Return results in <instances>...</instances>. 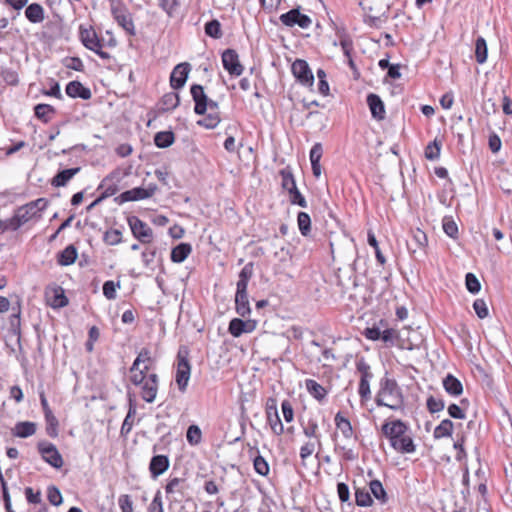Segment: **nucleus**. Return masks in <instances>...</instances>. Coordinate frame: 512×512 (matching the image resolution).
Masks as SVG:
<instances>
[{"label": "nucleus", "instance_id": "obj_21", "mask_svg": "<svg viewBox=\"0 0 512 512\" xmlns=\"http://www.w3.org/2000/svg\"><path fill=\"white\" fill-rule=\"evenodd\" d=\"M112 13L118 24L130 35L135 34V27L130 14L119 7H112Z\"/></svg>", "mask_w": 512, "mask_h": 512}, {"label": "nucleus", "instance_id": "obj_62", "mask_svg": "<svg viewBox=\"0 0 512 512\" xmlns=\"http://www.w3.org/2000/svg\"><path fill=\"white\" fill-rule=\"evenodd\" d=\"M281 409L283 413L284 420L287 423H290L294 420V410L291 402L289 400H284L281 403Z\"/></svg>", "mask_w": 512, "mask_h": 512}, {"label": "nucleus", "instance_id": "obj_55", "mask_svg": "<svg viewBox=\"0 0 512 512\" xmlns=\"http://www.w3.org/2000/svg\"><path fill=\"white\" fill-rule=\"evenodd\" d=\"M473 309L480 319H484L489 315L488 307L484 299H476L473 303Z\"/></svg>", "mask_w": 512, "mask_h": 512}, {"label": "nucleus", "instance_id": "obj_18", "mask_svg": "<svg viewBox=\"0 0 512 512\" xmlns=\"http://www.w3.org/2000/svg\"><path fill=\"white\" fill-rule=\"evenodd\" d=\"M226 71L230 76L238 77L244 72V66L240 62L239 55L235 50L226 49Z\"/></svg>", "mask_w": 512, "mask_h": 512}, {"label": "nucleus", "instance_id": "obj_52", "mask_svg": "<svg viewBox=\"0 0 512 512\" xmlns=\"http://www.w3.org/2000/svg\"><path fill=\"white\" fill-rule=\"evenodd\" d=\"M103 239L108 245H117L122 241V233L118 229H110L105 232Z\"/></svg>", "mask_w": 512, "mask_h": 512}, {"label": "nucleus", "instance_id": "obj_26", "mask_svg": "<svg viewBox=\"0 0 512 512\" xmlns=\"http://www.w3.org/2000/svg\"><path fill=\"white\" fill-rule=\"evenodd\" d=\"M428 245V238L424 231L417 228L412 231V242L409 245V250L412 253L423 251Z\"/></svg>", "mask_w": 512, "mask_h": 512}, {"label": "nucleus", "instance_id": "obj_7", "mask_svg": "<svg viewBox=\"0 0 512 512\" xmlns=\"http://www.w3.org/2000/svg\"><path fill=\"white\" fill-rule=\"evenodd\" d=\"M151 361L150 352L148 349H142L130 368L129 379L133 384H138L142 381V372L149 370V362Z\"/></svg>", "mask_w": 512, "mask_h": 512}, {"label": "nucleus", "instance_id": "obj_4", "mask_svg": "<svg viewBox=\"0 0 512 512\" xmlns=\"http://www.w3.org/2000/svg\"><path fill=\"white\" fill-rule=\"evenodd\" d=\"M279 174L281 176V187L288 192L291 204L305 208L307 206L306 199L297 189L296 181L291 170L287 167L281 169Z\"/></svg>", "mask_w": 512, "mask_h": 512}, {"label": "nucleus", "instance_id": "obj_3", "mask_svg": "<svg viewBox=\"0 0 512 512\" xmlns=\"http://www.w3.org/2000/svg\"><path fill=\"white\" fill-rule=\"evenodd\" d=\"M377 406H385L391 410H400L404 407V396L395 379L383 378L375 397Z\"/></svg>", "mask_w": 512, "mask_h": 512}, {"label": "nucleus", "instance_id": "obj_31", "mask_svg": "<svg viewBox=\"0 0 512 512\" xmlns=\"http://www.w3.org/2000/svg\"><path fill=\"white\" fill-rule=\"evenodd\" d=\"M79 171L80 168L76 167L58 172L52 180V185L55 187L65 186Z\"/></svg>", "mask_w": 512, "mask_h": 512}, {"label": "nucleus", "instance_id": "obj_32", "mask_svg": "<svg viewBox=\"0 0 512 512\" xmlns=\"http://www.w3.org/2000/svg\"><path fill=\"white\" fill-rule=\"evenodd\" d=\"M25 16L32 23H40L44 20V9L40 4L32 3L26 8Z\"/></svg>", "mask_w": 512, "mask_h": 512}, {"label": "nucleus", "instance_id": "obj_64", "mask_svg": "<svg viewBox=\"0 0 512 512\" xmlns=\"http://www.w3.org/2000/svg\"><path fill=\"white\" fill-rule=\"evenodd\" d=\"M121 512H133V502L129 495H121L118 499Z\"/></svg>", "mask_w": 512, "mask_h": 512}, {"label": "nucleus", "instance_id": "obj_35", "mask_svg": "<svg viewBox=\"0 0 512 512\" xmlns=\"http://www.w3.org/2000/svg\"><path fill=\"white\" fill-rule=\"evenodd\" d=\"M191 246L187 243H181L171 251V260L175 263L183 262L191 253Z\"/></svg>", "mask_w": 512, "mask_h": 512}, {"label": "nucleus", "instance_id": "obj_44", "mask_svg": "<svg viewBox=\"0 0 512 512\" xmlns=\"http://www.w3.org/2000/svg\"><path fill=\"white\" fill-rule=\"evenodd\" d=\"M355 502L357 506L369 507L372 505L373 500L370 493L367 490L357 488L355 491Z\"/></svg>", "mask_w": 512, "mask_h": 512}, {"label": "nucleus", "instance_id": "obj_36", "mask_svg": "<svg viewBox=\"0 0 512 512\" xmlns=\"http://www.w3.org/2000/svg\"><path fill=\"white\" fill-rule=\"evenodd\" d=\"M488 56V48L486 40L483 37H478L475 42V58L477 63L483 64L486 62Z\"/></svg>", "mask_w": 512, "mask_h": 512}, {"label": "nucleus", "instance_id": "obj_58", "mask_svg": "<svg viewBox=\"0 0 512 512\" xmlns=\"http://www.w3.org/2000/svg\"><path fill=\"white\" fill-rule=\"evenodd\" d=\"M398 338L399 333L394 328H386L381 332V340L386 344L393 345Z\"/></svg>", "mask_w": 512, "mask_h": 512}, {"label": "nucleus", "instance_id": "obj_59", "mask_svg": "<svg viewBox=\"0 0 512 512\" xmlns=\"http://www.w3.org/2000/svg\"><path fill=\"white\" fill-rule=\"evenodd\" d=\"M370 382L369 380L359 379L358 394L362 400L366 401L371 398Z\"/></svg>", "mask_w": 512, "mask_h": 512}, {"label": "nucleus", "instance_id": "obj_1", "mask_svg": "<svg viewBox=\"0 0 512 512\" xmlns=\"http://www.w3.org/2000/svg\"><path fill=\"white\" fill-rule=\"evenodd\" d=\"M381 433L396 452L401 454L415 452L416 445L410 435L409 427L402 420L386 421L381 427Z\"/></svg>", "mask_w": 512, "mask_h": 512}, {"label": "nucleus", "instance_id": "obj_14", "mask_svg": "<svg viewBox=\"0 0 512 512\" xmlns=\"http://www.w3.org/2000/svg\"><path fill=\"white\" fill-rule=\"evenodd\" d=\"M156 190L157 186L155 184H149L146 188L136 187L127 190L120 195V198L122 202L144 200L153 196Z\"/></svg>", "mask_w": 512, "mask_h": 512}, {"label": "nucleus", "instance_id": "obj_46", "mask_svg": "<svg viewBox=\"0 0 512 512\" xmlns=\"http://www.w3.org/2000/svg\"><path fill=\"white\" fill-rule=\"evenodd\" d=\"M34 110L36 117L44 122H48L54 113V108L48 104H38Z\"/></svg>", "mask_w": 512, "mask_h": 512}, {"label": "nucleus", "instance_id": "obj_48", "mask_svg": "<svg viewBox=\"0 0 512 512\" xmlns=\"http://www.w3.org/2000/svg\"><path fill=\"white\" fill-rule=\"evenodd\" d=\"M303 433L309 440H321L319 427L315 420H309L307 426L303 428Z\"/></svg>", "mask_w": 512, "mask_h": 512}, {"label": "nucleus", "instance_id": "obj_56", "mask_svg": "<svg viewBox=\"0 0 512 512\" xmlns=\"http://www.w3.org/2000/svg\"><path fill=\"white\" fill-rule=\"evenodd\" d=\"M426 405H427V409L430 413L440 412L445 407L444 401L442 399H437L433 396H430L427 399Z\"/></svg>", "mask_w": 512, "mask_h": 512}, {"label": "nucleus", "instance_id": "obj_12", "mask_svg": "<svg viewBox=\"0 0 512 512\" xmlns=\"http://www.w3.org/2000/svg\"><path fill=\"white\" fill-rule=\"evenodd\" d=\"M191 95L195 102L194 111L196 114H204L207 109L213 110L216 107V103L212 100L208 101L201 85H193L191 87Z\"/></svg>", "mask_w": 512, "mask_h": 512}, {"label": "nucleus", "instance_id": "obj_23", "mask_svg": "<svg viewBox=\"0 0 512 512\" xmlns=\"http://www.w3.org/2000/svg\"><path fill=\"white\" fill-rule=\"evenodd\" d=\"M305 387L307 392L319 403H322L328 395V390L314 379H306Z\"/></svg>", "mask_w": 512, "mask_h": 512}, {"label": "nucleus", "instance_id": "obj_43", "mask_svg": "<svg viewBox=\"0 0 512 512\" xmlns=\"http://www.w3.org/2000/svg\"><path fill=\"white\" fill-rule=\"evenodd\" d=\"M369 488L372 493V495L382 503L386 502L387 500V494L386 491L382 485V483L379 480H372L369 483Z\"/></svg>", "mask_w": 512, "mask_h": 512}, {"label": "nucleus", "instance_id": "obj_9", "mask_svg": "<svg viewBox=\"0 0 512 512\" xmlns=\"http://www.w3.org/2000/svg\"><path fill=\"white\" fill-rule=\"evenodd\" d=\"M292 74L297 81L304 85L311 87L314 83L313 73L308 63L303 59H296L291 66Z\"/></svg>", "mask_w": 512, "mask_h": 512}, {"label": "nucleus", "instance_id": "obj_33", "mask_svg": "<svg viewBox=\"0 0 512 512\" xmlns=\"http://www.w3.org/2000/svg\"><path fill=\"white\" fill-rule=\"evenodd\" d=\"M454 430V424L450 419L442 420L434 429L433 436L435 439L450 437Z\"/></svg>", "mask_w": 512, "mask_h": 512}, {"label": "nucleus", "instance_id": "obj_50", "mask_svg": "<svg viewBox=\"0 0 512 512\" xmlns=\"http://www.w3.org/2000/svg\"><path fill=\"white\" fill-rule=\"evenodd\" d=\"M187 441L191 445H197L201 442L202 433L200 428L197 425L189 426L186 434Z\"/></svg>", "mask_w": 512, "mask_h": 512}, {"label": "nucleus", "instance_id": "obj_11", "mask_svg": "<svg viewBox=\"0 0 512 512\" xmlns=\"http://www.w3.org/2000/svg\"><path fill=\"white\" fill-rule=\"evenodd\" d=\"M38 449L45 462L49 463L54 468H61L63 466V459L56 446L49 442H40Z\"/></svg>", "mask_w": 512, "mask_h": 512}, {"label": "nucleus", "instance_id": "obj_25", "mask_svg": "<svg viewBox=\"0 0 512 512\" xmlns=\"http://www.w3.org/2000/svg\"><path fill=\"white\" fill-rule=\"evenodd\" d=\"M235 306L236 311L240 316L245 317L250 314L251 309L249 305L247 290L237 288L235 295Z\"/></svg>", "mask_w": 512, "mask_h": 512}, {"label": "nucleus", "instance_id": "obj_41", "mask_svg": "<svg viewBox=\"0 0 512 512\" xmlns=\"http://www.w3.org/2000/svg\"><path fill=\"white\" fill-rule=\"evenodd\" d=\"M252 273H253L252 264L249 263V264L245 265L239 274L237 288L242 289V290H247V285H248L250 278L252 277Z\"/></svg>", "mask_w": 512, "mask_h": 512}, {"label": "nucleus", "instance_id": "obj_63", "mask_svg": "<svg viewBox=\"0 0 512 512\" xmlns=\"http://www.w3.org/2000/svg\"><path fill=\"white\" fill-rule=\"evenodd\" d=\"M443 230L451 238H456L458 235V226L451 219H444Z\"/></svg>", "mask_w": 512, "mask_h": 512}, {"label": "nucleus", "instance_id": "obj_20", "mask_svg": "<svg viewBox=\"0 0 512 512\" xmlns=\"http://www.w3.org/2000/svg\"><path fill=\"white\" fill-rule=\"evenodd\" d=\"M46 298L49 305L53 308L65 307L68 299L64 295V290L59 286H54L46 291Z\"/></svg>", "mask_w": 512, "mask_h": 512}, {"label": "nucleus", "instance_id": "obj_38", "mask_svg": "<svg viewBox=\"0 0 512 512\" xmlns=\"http://www.w3.org/2000/svg\"><path fill=\"white\" fill-rule=\"evenodd\" d=\"M442 147V141L435 138L432 142H430L424 151V155L428 160H437L440 157Z\"/></svg>", "mask_w": 512, "mask_h": 512}, {"label": "nucleus", "instance_id": "obj_28", "mask_svg": "<svg viewBox=\"0 0 512 512\" xmlns=\"http://www.w3.org/2000/svg\"><path fill=\"white\" fill-rule=\"evenodd\" d=\"M36 432V424L30 421L18 422L12 429V434L19 438H27Z\"/></svg>", "mask_w": 512, "mask_h": 512}, {"label": "nucleus", "instance_id": "obj_51", "mask_svg": "<svg viewBox=\"0 0 512 512\" xmlns=\"http://www.w3.org/2000/svg\"><path fill=\"white\" fill-rule=\"evenodd\" d=\"M465 285L467 290L472 293L476 294L481 289V284L477 277L473 273H467L465 276Z\"/></svg>", "mask_w": 512, "mask_h": 512}, {"label": "nucleus", "instance_id": "obj_47", "mask_svg": "<svg viewBox=\"0 0 512 512\" xmlns=\"http://www.w3.org/2000/svg\"><path fill=\"white\" fill-rule=\"evenodd\" d=\"M8 230L15 231L27 222V217L20 213L19 209L13 217L6 219Z\"/></svg>", "mask_w": 512, "mask_h": 512}, {"label": "nucleus", "instance_id": "obj_24", "mask_svg": "<svg viewBox=\"0 0 512 512\" xmlns=\"http://www.w3.org/2000/svg\"><path fill=\"white\" fill-rule=\"evenodd\" d=\"M66 94L72 98L79 97L83 100L91 98V91L84 87L79 81H71L66 86Z\"/></svg>", "mask_w": 512, "mask_h": 512}, {"label": "nucleus", "instance_id": "obj_49", "mask_svg": "<svg viewBox=\"0 0 512 512\" xmlns=\"http://www.w3.org/2000/svg\"><path fill=\"white\" fill-rule=\"evenodd\" d=\"M253 466L256 473L261 476H267L269 474L270 468L267 461L261 455H257L254 457Z\"/></svg>", "mask_w": 512, "mask_h": 512}, {"label": "nucleus", "instance_id": "obj_37", "mask_svg": "<svg viewBox=\"0 0 512 512\" xmlns=\"http://www.w3.org/2000/svg\"><path fill=\"white\" fill-rule=\"evenodd\" d=\"M77 259V250L73 245L67 246L59 255V264L68 266L73 264Z\"/></svg>", "mask_w": 512, "mask_h": 512}, {"label": "nucleus", "instance_id": "obj_34", "mask_svg": "<svg viewBox=\"0 0 512 512\" xmlns=\"http://www.w3.org/2000/svg\"><path fill=\"white\" fill-rule=\"evenodd\" d=\"M355 366L359 379L372 381L374 375L371 370V366L368 364L364 357L358 358L356 360Z\"/></svg>", "mask_w": 512, "mask_h": 512}, {"label": "nucleus", "instance_id": "obj_30", "mask_svg": "<svg viewBox=\"0 0 512 512\" xmlns=\"http://www.w3.org/2000/svg\"><path fill=\"white\" fill-rule=\"evenodd\" d=\"M322 445L321 440H308L300 447L301 464L306 466V460Z\"/></svg>", "mask_w": 512, "mask_h": 512}, {"label": "nucleus", "instance_id": "obj_2", "mask_svg": "<svg viewBox=\"0 0 512 512\" xmlns=\"http://www.w3.org/2000/svg\"><path fill=\"white\" fill-rule=\"evenodd\" d=\"M392 5L393 0H359L363 22L371 28H381L389 19Z\"/></svg>", "mask_w": 512, "mask_h": 512}, {"label": "nucleus", "instance_id": "obj_29", "mask_svg": "<svg viewBox=\"0 0 512 512\" xmlns=\"http://www.w3.org/2000/svg\"><path fill=\"white\" fill-rule=\"evenodd\" d=\"M169 467V460L166 456L157 455L151 459L150 472L154 477L163 474Z\"/></svg>", "mask_w": 512, "mask_h": 512}, {"label": "nucleus", "instance_id": "obj_53", "mask_svg": "<svg viewBox=\"0 0 512 512\" xmlns=\"http://www.w3.org/2000/svg\"><path fill=\"white\" fill-rule=\"evenodd\" d=\"M336 451L346 461H353L358 457V453L354 449L348 448L346 445L337 444Z\"/></svg>", "mask_w": 512, "mask_h": 512}, {"label": "nucleus", "instance_id": "obj_5", "mask_svg": "<svg viewBox=\"0 0 512 512\" xmlns=\"http://www.w3.org/2000/svg\"><path fill=\"white\" fill-rule=\"evenodd\" d=\"M188 349L180 347L177 354V366L175 381L180 391L184 392L188 385L191 374V366L188 361Z\"/></svg>", "mask_w": 512, "mask_h": 512}, {"label": "nucleus", "instance_id": "obj_15", "mask_svg": "<svg viewBox=\"0 0 512 512\" xmlns=\"http://www.w3.org/2000/svg\"><path fill=\"white\" fill-rule=\"evenodd\" d=\"M256 327L257 322L255 320L234 318L229 323L228 331L232 336L240 337L242 334L253 332Z\"/></svg>", "mask_w": 512, "mask_h": 512}, {"label": "nucleus", "instance_id": "obj_17", "mask_svg": "<svg viewBox=\"0 0 512 512\" xmlns=\"http://www.w3.org/2000/svg\"><path fill=\"white\" fill-rule=\"evenodd\" d=\"M334 423L336 430L341 433V435L346 441L356 439L354 429L352 427L350 420L342 412L336 413L334 417Z\"/></svg>", "mask_w": 512, "mask_h": 512}, {"label": "nucleus", "instance_id": "obj_19", "mask_svg": "<svg viewBox=\"0 0 512 512\" xmlns=\"http://www.w3.org/2000/svg\"><path fill=\"white\" fill-rule=\"evenodd\" d=\"M367 104L369 106L371 115L377 121H381L385 119L386 110L383 101L381 98L374 93H370L367 96Z\"/></svg>", "mask_w": 512, "mask_h": 512}, {"label": "nucleus", "instance_id": "obj_42", "mask_svg": "<svg viewBox=\"0 0 512 512\" xmlns=\"http://www.w3.org/2000/svg\"><path fill=\"white\" fill-rule=\"evenodd\" d=\"M299 230L303 236H307L311 232V218L306 212H299L297 216Z\"/></svg>", "mask_w": 512, "mask_h": 512}, {"label": "nucleus", "instance_id": "obj_57", "mask_svg": "<svg viewBox=\"0 0 512 512\" xmlns=\"http://www.w3.org/2000/svg\"><path fill=\"white\" fill-rule=\"evenodd\" d=\"M117 288H120V283H114L113 281L109 280L106 281L103 285V294L104 296L109 299L113 300L116 298V290Z\"/></svg>", "mask_w": 512, "mask_h": 512}, {"label": "nucleus", "instance_id": "obj_8", "mask_svg": "<svg viewBox=\"0 0 512 512\" xmlns=\"http://www.w3.org/2000/svg\"><path fill=\"white\" fill-rule=\"evenodd\" d=\"M142 376V381L135 385L141 387L142 399L148 403H152L157 396L158 376L155 373L147 375V372H142Z\"/></svg>", "mask_w": 512, "mask_h": 512}, {"label": "nucleus", "instance_id": "obj_22", "mask_svg": "<svg viewBox=\"0 0 512 512\" xmlns=\"http://www.w3.org/2000/svg\"><path fill=\"white\" fill-rule=\"evenodd\" d=\"M47 200L44 198H39L35 201H32L22 207L19 208L20 213L22 215H25L27 217V222L32 219L33 217H36L37 214L44 210L47 207Z\"/></svg>", "mask_w": 512, "mask_h": 512}, {"label": "nucleus", "instance_id": "obj_39", "mask_svg": "<svg viewBox=\"0 0 512 512\" xmlns=\"http://www.w3.org/2000/svg\"><path fill=\"white\" fill-rule=\"evenodd\" d=\"M266 421L274 435L280 436L284 433V425L278 413L267 414Z\"/></svg>", "mask_w": 512, "mask_h": 512}, {"label": "nucleus", "instance_id": "obj_16", "mask_svg": "<svg viewBox=\"0 0 512 512\" xmlns=\"http://www.w3.org/2000/svg\"><path fill=\"white\" fill-rule=\"evenodd\" d=\"M190 72L189 63H180L175 66L170 76V84L174 89L182 88L188 78Z\"/></svg>", "mask_w": 512, "mask_h": 512}, {"label": "nucleus", "instance_id": "obj_10", "mask_svg": "<svg viewBox=\"0 0 512 512\" xmlns=\"http://www.w3.org/2000/svg\"><path fill=\"white\" fill-rule=\"evenodd\" d=\"M80 38L86 48L97 53L102 59L110 58V54L102 50V44L93 29L81 28Z\"/></svg>", "mask_w": 512, "mask_h": 512}, {"label": "nucleus", "instance_id": "obj_45", "mask_svg": "<svg viewBox=\"0 0 512 512\" xmlns=\"http://www.w3.org/2000/svg\"><path fill=\"white\" fill-rule=\"evenodd\" d=\"M180 99L177 93H167L161 99L162 109L165 111L175 109L179 105Z\"/></svg>", "mask_w": 512, "mask_h": 512}, {"label": "nucleus", "instance_id": "obj_6", "mask_svg": "<svg viewBox=\"0 0 512 512\" xmlns=\"http://www.w3.org/2000/svg\"><path fill=\"white\" fill-rule=\"evenodd\" d=\"M279 20L282 25L293 28L298 26L301 29H308L312 25V19L307 14L301 12L300 7L293 8L280 15Z\"/></svg>", "mask_w": 512, "mask_h": 512}, {"label": "nucleus", "instance_id": "obj_54", "mask_svg": "<svg viewBox=\"0 0 512 512\" xmlns=\"http://www.w3.org/2000/svg\"><path fill=\"white\" fill-rule=\"evenodd\" d=\"M205 33L213 38L221 36V24L217 20H212L205 25Z\"/></svg>", "mask_w": 512, "mask_h": 512}, {"label": "nucleus", "instance_id": "obj_61", "mask_svg": "<svg viewBox=\"0 0 512 512\" xmlns=\"http://www.w3.org/2000/svg\"><path fill=\"white\" fill-rule=\"evenodd\" d=\"M100 189H104L101 198H107L113 196L117 192V187L114 184H111V180L105 178L99 186Z\"/></svg>", "mask_w": 512, "mask_h": 512}, {"label": "nucleus", "instance_id": "obj_40", "mask_svg": "<svg viewBox=\"0 0 512 512\" xmlns=\"http://www.w3.org/2000/svg\"><path fill=\"white\" fill-rule=\"evenodd\" d=\"M155 145L159 148H167L174 142V134L171 131L158 132L154 137Z\"/></svg>", "mask_w": 512, "mask_h": 512}, {"label": "nucleus", "instance_id": "obj_13", "mask_svg": "<svg viewBox=\"0 0 512 512\" xmlns=\"http://www.w3.org/2000/svg\"><path fill=\"white\" fill-rule=\"evenodd\" d=\"M131 231L140 242L150 243L153 238L152 229L137 217H131L128 220Z\"/></svg>", "mask_w": 512, "mask_h": 512}, {"label": "nucleus", "instance_id": "obj_60", "mask_svg": "<svg viewBox=\"0 0 512 512\" xmlns=\"http://www.w3.org/2000/svg\"><path fill=\"white\" fill-rule=\"evenodd\" d=\"M47 497L49 502L54 506H59L63 500L60 490L55 486L48 488Z\"/></svg>", "mask_w": 512, "mask_h": 512}, {"label": "nucleus", "instance_id": "obj_27", "mask_svg": "<svg viewBox=\"0 0 512 512\" xmlns=\"http://www.w3.org/2000/svg\"><path fill=\"white\" fill-rule=\"evenodd\" d=\"M443 387L445 391L452 396H459L463 393L461 381L452 374H448L443 379Z\"/></svg>", "mask_w": 512, "mask_h": 512}]
</instances>
